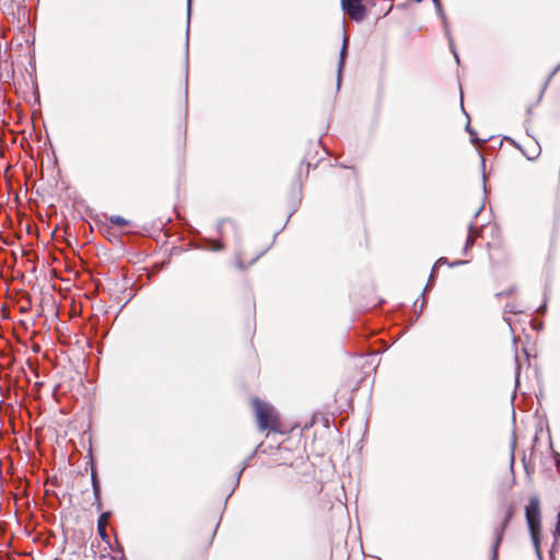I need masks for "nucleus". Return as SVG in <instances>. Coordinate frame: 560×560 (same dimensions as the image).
I'll return each mask as SVG.
<instances>
[{
	"mask_svg": "<svg viewBox=\"0 0 560 560\" xmlns=\"http://www.w3.org/2000/svg\"><path fill=\"white\" fill-rule=\"evenodd\" d=\"M435 4V8H436V12L438 14L441 16V19L443 20V23H444V28H445V32H446V35L448 37V43H450V47L455 56V59L457 62H459V58H458V55L456 54L455 49H454V45H453V39L450 35V32H448V28H447V22H446V16L443 12V9H442V4L440 2V0H432Z\"/></svg>",
	"mask_w": 560,
	"mask_h": 560,
	"instance_id": "39448f33",
	"label": "nucleus"
},
{
	"mask_svg": "<svg viewBox=\"0 0 560 560\" xmlns=\"http://www.w3.org/2000/svg\"><path fill=\"white\" fill-rule=\"evenodd\" d=\"M560 69V65L550 73L548 81L556 74V72Z\"/></svg>",
	"mask_w": 560,
	"mask_h": 560,
	"instance_id": "4be33fe9",
	"label": "nucleus"
},
{
	"mask_svg": "<svg viewBox=\"0 0 560 560\" xmlns=\"http://www.w3.org/2000/svg\"><path fill=\"white\" fill-rule=\"evenodd\" d=\"M185 81L187 82L188 81V70L186 69V78H185Z\"/></svg>",
	"mask_w": 560,
	"mask_h": 560,
	"instance_id": "c756f323",
	"label": "nucleus"
},
{
	"mask_svg": "<svg viewBox=\"0 0 560 560\" xmlns=\"http://www.w3.org/2000/svg\"><path fill=\"white\" fill-rule=\"evenodd\" d=\"M556 464L558 467H560V454L556 455Z\"/></svg>",
	"mask_w": 560,
	"mask_h": 560,
	"instance_id": "393cba45",
	"label": "nucleus"
},
{
	"mask_svg": "<svg viewBox=\"0 0 560 560\" xmlns=\"http://www.w3.org/2000/svg\"><path fill=\"white\" fill-rule=\"evenodd\" d=\"M424 304H425V299H422V302H421V304H420V310L417 312V317H419V316H420V314H421V312H422V310H423V307H424Z\"/></svg>",
	"mask_w": 560,
	"mask_h": 560,
	"instance_id": "aec40b11",
	"label": "nucleus"
},
{
	"mask_svg": "<svg viewBox=\"0 0 560 560\" xmlns=\"http://www.w3.org/2000/svg\"><path fill=\"white\" fill-rule=\"evenodd\" d=\"M546 307H547L546 305H541V306L538 307L537 312L538 313H545Z\"/></svg>",
	"mask_w": 560,
	"mask_h": 560,
	"instance_id": "b1692460",
	"label": "nucleus"
},
{
	"mask_svg": "<svg viewBox=\"0 0 560 560\" xmlns=\"http://www.w3.org/2000/svg\"><path fill=\"white\" fill-rule=\"evenodd\" d=\"M256 453H257V448H256V450H254L253 454L249 456V458H248V459H250V458H252Z\"/></svg>",
	"mask_w": 560,
	"mask_h": 560,
	"instance_id": "c85d7f7f",
	"label": "nucleus"
},
{
	"mask_svg": "<svg viewBox=\"0 0 560 560\" xmlns=\"http://www.w3.org/2000/svg\"><path fill=\"white\" fill-rule=\"evenodd\" d=\"M209 248L213 252H220L224 248V245L219 241H209Z\"/></svg>",
	"mask_w": 560,
	"mask_h": 560,
	"instance_id": "ddd939ff",
	"label": "nucleus"
},
{
	"mask_svg": "<svg viewBox=\"0 0 560 560\" xmlns=\"http://www.w3.org/2000/svg\"><path fill=\"white\" fill-rule=\"evenodd\" d=\"M246 464L243 466V468L237 472V478H240V476L242 475L244 468H245Z\"/></svg>",
	"mask_w": 560,
	"mask_h": 560,
	"instance_id": "bb28decb",
	"label": "nucleus"
},
{
	"mask_svg": "<svg viewBox=\"0 0 560 560\" xmlns=\"http://www.w3.org/2000/svg\"><path fill=\"white\" fill-rule=\"evenodd\" d=\"M513 292H514V289H513V288H511V289H509L508 291H502V292L498 293V294H497V296L510 295V294H512Z\"/></svg>",
	"mask_w": 560,
	"mask_h": 560,
	"instance_id": "6ab92c4d",
	"label": "nucleus"
},
{
	"mask_svg": "<svg viewBox=\"0 0 560 560\" xmlns=\"http://www.w3.org/2000/svg\"><path fill=\"white\" fill-rule=\"evenodd\" d=\"M108 513H103L101 516H100V520H98V533H100V536L102 537L103 540H107L108 536L106 534V530H105V526L102 525V518L103 517H108Z\"/></svg>",
	"mask_w": 560,
	"mask_h": 560,
	"instance_id": "9d476101",
	"label": "nucleus"
},
{
	"mask_svg": "<svg viewBox=\"0 0 560 560\" xmlns=\"http://www.w3.org/2000/svg\"><path fill=\"white\" fill-rule=\"evenodd\" d=\"M526 523L530 533L533 545L536 549L537 556L541 559L539 550L540 541V506L539 499L536 495L529 498V502L525 509Z\"/></svg>",
	"mask_w": 560,
	"mask_h": 560,
	"instance_id": "f257e3e1",
	"label": "nucleus"
},
{
	"mask_svg": "<svg viewBox=\"0 0 560 560\" xmlns=\"http://www.w3.org/2000/svg\"><path fill=\"white\" fill-rule=\"evenodd\" d=\"M190 12H191V0H187V21H190ZM189 30V25L187 26V31ZM188 58V32L186 33V59Z\"/></svg>",
	"mask_w": 560,
	"mask_h": 560,
	"instance_id": "f8f14e48",
	"label": "nucleus"
},
{
	"mask_svg": "<svg viewBox=\"0 0 560 560\" xmlns=\"http://www.w3.org/2000/svg\"><path fill=\"white\" fill-rule=\"evenodd\" d=\"M472 230H474V223H472V222H470V223H469V234H468L467 240H466V244H465L464 253H466V252H467V249L474 245L475 237L471 235Z\"/></svg>",
	"mask_w": 560,
	"mask_h": 560,
	"instance_id": "9b49d317",
	"label": "nucleus"
},
{
	"mask_svg": "<svg viewBox=\"0 0 560 560\" xmlns=\"http://www.w3.org/2000/svg\"><path fill=\"white\" fill-rule=\"evenodd\" d=\"M464 264H466V261H465V260H456V261H454V262L450 264V266H451V267H454V266H459V265H464ZM442 265H448L447 258H445V257H441V258H439V259L436 260V262L434 264V266H433V268H432V271H431V275H430V279H429V280H431V279L433 278L435 269H436L438 267L442 266Z\"/></svg>",
	"mask_w": 560,
	"mask_h": 560,
	"instance_id": "6e6552de",
	"label": "nucleus"
},
{
	"mask_svg": "<svg viewBox=\"0 0 560 560\" xmlns=\"http://www.w3.org/2000/svg\"><path fill=\"white\" fill-rule=\"evenodd\" d=\"M466 131H467V132H469V135H470L471 137H474V136L476 135L475 130H474V129H471V127H470L469 122H467V125H466ZM471 141H472V142H476V141H477V139L471 138Z\"/></svg>",
	"mask_w": 560,
	"mask_h": 560,
	"instance_id": "dca6fc26",
	"label": "nucleus"
},
{
	"mask_svg": "<svg viewBox=\"0 0 560 560\" xmlns=\"http://www.w3.org/2000/svg\"><path fill=\"white\" fill-rule=\"evenodd\" d=\"M512 517H513V509H512V506H510L509 510L506 511V514L504 516L502 524L500 526L495 527V529H494V539H493V542L491 546V560H498L499 547L503 539L505 528Z\"/></svg>",
	"mask_w": 560,
	"mask_h": 560,
	"instance_id": "7ed1b4c3",
	"label": "nucleus"
},
{
	"mask_svg": "<svg viewBox=\"0 0 560 560\" xmlns=\"http://www.w3.org/2000/svg\"><path fill=\"white\" fill-rule=\"evenodd\" d=\"M481 209H482V207H480L478 210H476V212L474 213L475 218L478 217V214L480 213Z\"/></svg>",
	"mask_w": 560,
	"mask_h": 560,
	"instance_id": "a878e982",
	"label": "nucleus"
},
{
	"mask_svg": "<svg viewBox=\"0 0 560 560\" xmlns=\"http://www.w3.org/2000/svg\"><path fill=\"white\" fill-rule=\"evenodd\" d=\"M122 560H125V559L122 558Z\"/></svg>",
	"mask_w": 560,
	"mask_h": 560,
	"instance_id": "72a5a7b5",
	"label": "nucleus"
},
{
	"mask_svg": "<svg viewBox=\"0 0 560 560\" xmlns=\"http://www.w3.org/2000/svg\"><path fill=\"white\" fill-rule=\"evenodd\" d=\"M520 311L515 310L514 306L506 304L505 305V313H518Z\"/></svg>",
	"mask_w": 560,
	"mask_h": 560,
	"instance_id": "f3484780",
	"label": "nucleus"
},
{
	"mask_svg": "<svg viewBox=\"0 0 560 560\" xmlns=\"http://www.w3.org/2000/svg\"><path fill=\"white\" fill-rule=\"evenodd\" d=\"M226 222L231 223V225L235 229V224H234V222H231V221H229V220H221V221L219 222V224H218V232H219V234H220V235H222V234H223V231H222V229H223V224H224V223H226Z\"/></svg>",
	"mask_w": 560,
	"mask_h": 560,
	"instance_id": "4468645a",
	"label": "nucleus"
},
{
	"mask_svg": "<svg viewBox=\"0 0 560 560\" xmlns=\"http://www.w3.org/2000/svg\"><path fill=\"white\" fill-rule=\"evenodd\" d=\"M259 256H257L256 258H253L252 262H255L257 259H258Z\"/></svg>",
	"mask_w": 560,
	"mask_h": 560,
	"instance_id": "2f4dec72",
	"label": "nucleus"
},
{
	"mask_svg": "<svg viewBox=\"0 0 560 560\" xmlns=\"http://www.w3.org/2000/svg\"><path fill=\"white\" fill-rule=\"evenodd\" d=\"M253 406L256 413L258 427L261 431L270 430L276 431L278 419L275 413V409L272 406L261 401L258 398L253 399Z\"/></svg>",
	"mask_w": 560,
	"mask_h": 560,
	"instance_id": "f03ea898",
	"label": "nucleus"
},
{
	"mask_svg": "<svg viewBox=\"0 0 560 560\" xmlns=\"http://www.w3.org/2000/svg\"><path fill=\"white\" fill-rule=\"evenodd\" d=\"M482 186H483V188L486 189V178H485V177H483Z\"/></svg>",
	"mask_w": 560,
	"mask_h": 560,
	"instance_id": "7c9ffc66",
	"label": "nucleus"
},
{
	"mask_svg": "<svg viewBox=\"0 0 560 560\" xmlns=\"http://www.w3.org/2000/svg\"><path fill=\"white\" fill-rule=\"evenodd\" d=\"M109 222L115 225H118V226H126L129 223L125 218H122L121 215H117V214L110 215Z\"/></svg>",
	"mask_w": 560,
	"mask_h": 560,
	"instance_id": "1a4fd4ad",
	"label": "nucleus"
},
{
	"mask_svg": "<svg viewBox=\"0 0 560 560\" xmlns=\"http://www.w3.org/2000/svg\"><path fill=\"white\" fill-rule=\"evenodd\" d=\"M363 0H341L342 10L354 21H362L365 18L366 9Z\"/></svg>",
	"mask_w": 560,
	"mask_h": 560,
	"instance_id": "20e7f679",
	"label": "nucleus"
},
{
	"mask_svg": "<svg viewBox=\"0 0 560 560\" xmlns=\"http://www.w3.org/2000/svg\"><path fill=\"white\" fill-rule=\"evenodd\" d=\"M236 265L238 268L243 269L244 268V262L238 258L237 261H236Z\"/></svg>",
	"mask_w": 560,
	"mask_h": 560,
	"instance_id": "5701e85b",
	"label": "nucleus"
},
{
	"mask_svg": "<svg viewBox=\"0 0 560 560\" xmlns=\"http://www.w3.org/2000/svg\"><path fill=\"white\" fill-rule=\"evenodd\" d=\"M91 481H92V488H93V494L95 498V502L97 504V509H101V485L97 479V476L95 471L92 470L91 475Z\"/></svg>",
	"mask_w": 560,
	"mask_h": 560,
	"instance_id": "0eeeda50",
	"label": "nucleus"
},
{
	"mask_svg": "<svg viewBox=\"0 0 560 560\" xmlns=\"http://www.w3.org/2000/svg\"><path fill=\"white\" fill-rule=\"evenodd\" d=\"M349 38L347 36L343 37L342 46L339 54V62H338V75H337V86H340L341 82V71L346 61L347 49H348Z\"/></svg>",
	"mask_w": 560,
	"mask_h": 560,
	"instance_id": "423d86ee",
	"label": "nucleus"
},
{
	"mask_svg": "<svg viewBox=\"0 0 560 560\" xmlns=\"http://www.w3.org/2000/svg\"><path fill=\"white\" fill-rule=\"evenodd\" d=\"M515 362H516V384L518 383V376H520V364H518V358L515 355Z\"/></svg>",
	"mask_w": 560,
	"mask_h": 560,
	"instance_id": "a211bd4d",
	"label": "nucleus"
},
{
	"mask_svg": "<svg viewBox=\"0 0 560 560\" xmlns=\"http://www.w3.org/2000/svg\"><path fill=\"white\" fill-rule=\"evenodd\" d=\"M513 465H514V448H512V452H511V468H513Z\"/></svg>",
	"mask_w": 560,
	"mask_h": 560,
	"instance_id": "412c9836",
	"label": "nucleus"
},
{
	"mask_svg": "<svg viewBox=\"0 0 560 560\" xmlns=\"http://www.w3.org/2000/svg\"><path fill=\"white\" fill-rule=\"evenodd\" d=\"M107 518H108V517H103V518H102V525H104V526H105V523H106Z\"/></svg>",
	"mask_w": 560,
	"mask_h": 560,
	"instance_id": "cd10ccee",
	"label": "nucleus"
},
{
	"mask_svg": "<svg viewBox=\"0 0 560 560\" xmlns=\"http://www.w3.org/2000/svg\"><path fill=\"white\" fill-rule=\"evenodd\" d=\"M555 535L560 537V512L558 513V516H557V524H556V528H555Z\"/></svg>",
	"mask_w": 560,
	"mask_h": 560,
	"instance_id": "2eb2a0df",
	"label": "nucleus"
},
{
	"mask_svg": "<svg viewBox=\"0 0 560 560\" xmlns=\"http://www.w3.org/2000/svg\"><path fill=\"white\" fill-rule=\"evenodd\" d=\"M110 560H114L113 558Z\"/></svg>",
	"mask_w": 560,
	"mask_h": 560,
	"instance_id": "473e14b6",
	"label": "nucleus"
}]
</instances>
